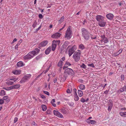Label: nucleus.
<instances>
[{"mask_svg": "<svg viewBox=\"0 0 126 126\" xmlns=\"http://www.w3.org/2000/svg\"><path fill=\"white\" fill-rule=\"evenodd\" d=\"M43 56V54H40L38 56L36 57L35 58V59L37 61H38L39 60V59L41 58Z\"/></svg>", "mask_w": 126, "mask_h": 126, "instance_id": "obj_25", "label": "nucleus"}, {"mask_svg": "<svg viewBox=\"0 0 126 126\" xmlns=\"http://www.w3.org/2000/svg\"><path fill=\"white\" fill-rule=\"evenodd\" d=\"M98 23L100 27H104L106 24V22L104 20V21H102L100 22H98Z\"/></svg>", "mask_w": 126, "mask_h": 126, "instance_id": "obj_14", "label": "nucleus"}, {"mask_svg": "<svg viewBox=\"0 0 126 126\" xmlns=\"http://www.w3.org/2000/svg\"><path fill=\"white\" fill-rule=\"evenodd\" d=\"M61 112L63 114H67L68 113L67 110L64 108L62 109L61 110Z\"/></svg>", "mask_w": 126, "mask_h": 126, "instance_id": "obj_20", "label": "nucleus"}, {"mask_svg": "<svg viewBox=\"0 0 126 126\" xmlns=\"http://www.w3.org/2000/svg\"><path fill=\"white\" fill-rule=\"evenodd\" d=\"M119 114L122 117H126V112H119Z\"/></svg>", "mask_w": 126, "mask_h": 126, "instance_id": "obj_22", "label": "nucleus"}, {"mask_svg": "<svg viewBox=\"0 0 126 126\" xmlns=\"http://www.w3.org/2000/svg\"><path fill=\"white\" fill-rule=\"evenodd\" d=\"M5 93L4 90H2L0 93V95L1 96H3L5 95Z\"/></svg>", "mask_w": 126, "mask_h": 126, "instance_id": "obj_35", "label": "nucleus"}, {"mask_svg": "<svg viewBox=\"0 0 126 126\" xmlns=\"http://www.w3.org/2000/svg\"><path fill=\"white\" fill-rule=\"evenodd\" d=\"M32 124L34 125L35 126L36 125V124L34 121H33L32 123Z\"/></svg>", "mask_w": 126, "mask_h": 126, "instance_id": "obj_61", "label": "nucleus"}, {"mask_svg": "<svg viewBox=\"0 0 126 126\" xmlns=\"http://www.w3.org/2000/svg\"><path fill=\"white\" fill-rule=\"evenodd\" d=\"M3 103V100L2 99H0V104L1 105Z\"/></svg>", "mask_w": 126, "mask_h": 126, "instance_id": "obj_52", "label": "nucleus"}, {"mask_svg": "<svg viewBox=\"0 0 126 126\" xmlns=\"http://www.w3.org/2000/svg\"><path fill=\"white\" fill-rule=\"evenodd\" d=\"M41 97L43 99H45L46 98V97L44 95H40Z\"/></svg>", "mask_w": 126, "mask_h": 126, "instance_id": "obj_57", "label": "nucleus"}, {"mask_svg": "<svg viewBox=\"0 0 126 126\" xmlns=\"http://www.w3.org/2000/svg\"><path fill=\"white\" fill-rule=\"evenodd\" d=\"M48 41H44L42 42L40 44V46L42 47H44L47 44Z\"/></svg>", "mask_w": 126, "mask_h": 126, "instance_id": "obj_17", "label": "nucleus"}, {"mask_svg": "<svg viewBox=\"0 0 126 126\" xmlns=\"http://www.w3.org/2000/svg\"><path fill=\"white\" fill-rule=\"evenodd\" d=\"M80 52L75 51L73 56V58L75 62H78L80 59Z\"/></svg>", "mask_w": 126, "mask_h": 126, "instance_id": "obj_3", "label": "nucleus"}, {"mask_svg": "<svg viewBox=\"0 0 126 126\" xmlns=\"http://www.w3.org/2000/svg\"><path fill=\"white\" fill-rule=\"evenodd\" d=\"M43 92L44 94L47 95H49V93L48 92L45 91H44Z\"/></svg>", "mask_w": 126, "mask_h": 126, "instance_id": "obj_48", "label": "nucleus"}, {"mask_svg": "<svg viewBox=\"0 0 126 126\" xmlns=\"http://www.w3.org/2000/svg\"><path fill=\"white\" fill-rule=\"evenodd\" d=\"M64 73L67 74L68 75H73L75 74V72L73 70L70 68H67L65 70Z\"/></svg>", "mask_w": 126, "mask_h": 126, "instance_id": "obj_8", "label": "nucleus"}, {"mask_svg": "<svg viewBox=\"0 0 126 126\" xmlns=\"http://www.w3.org/2000/svg\"><path fill=\"white\" fill-rule=\"evenodd\" d=\"M74 96L75 101H78L79 99V97L77 94V93H75V94H74Z\"/></svg>", "mask_w": 126, "mask_h": 126, "instance_id": "obj_24", "label": "nucleus"}, {"mask_svg": "<svg viewBox=\"0 0 126 126\" xmlns=\"http://www.w3.org/2000/svg\"><path fill=\"white\" fill-rule=\"evenodd\" d=\"M79 89L81 90H84L85 89V87L84 85L83 84H81L79 87Z\"/></svg>", "mask_w": 126, "mask_h": 126, "instance_id": "obj_33", "label": "nucleus"}, {"mask_svg": "<svg viewBox=\"0 0 126 126\" xmlns=\"http://www.w3.org/2000/svg\"><path fill=\"white\" fill-rule=\"evenodd\" d=\"M68 104L71 106H73L74 105V103L72 102H69L68 103Z\"/></svg>", "mask_w": 126, "mask_h": 126, "instance_id": "obj_45", "label": "nucleus"}, {"mask_svg": "<svg viewBox=\"0 0 126 126\" xmlns=\"http://www.w3.org/2000/svg\"><path fill=\"white\" fill-rule=\"evenodd\" d=\"M109 90H106L105 91H104V93L105 94H107L109 93Z\"/></svg>", "mask_w": 126, "mask_h": 126, "instance_id": "obj_56", "label": "nucleus"}, {"mask_svg": "<svg viewBox=\"0 0 126 126\" xmlns=\"http://www.w3.org/2000/svg\"><path fill=\"white\" fill-rule=\"evenodd\" d=\"M81 102L83 103H84L85 102V99L84 98H81Z\"/></svg>", "mask_w": 126, "mask_h": 126, "instance_id": "obj_51", "label": "nucleus"}, {"mask_svg": "<svg viewBox=\"0 0 126 126\" xmlns=\"http://www.w3.org/2000/svg\"><path fill=\"white\" fill-rule=\"evenodd\" d=\"M103 42L105 43H106L109 42V40L106 38V37L103 39Z\"/></svg>", "mask_w": 126, "mask_h": 126, "instance_id": "obj_37", "label": "nucleus"}, {"mask_svg": "<svg viewBox=\"0 0 126 126\" xmlns=\"http://www.w3.org/2000/svg\"><path fill=\"white\" fill-rule=\"evenodd\" d=\"M61 35V34L58 32L54 34L51 36L52 38H59Z\"/></svg>", "mask_w": 126, "mask_h": 126, "instance_id": "obj_11", "label": "nucleus"}, {"mask_svg": "<svg viewBox=\"0 0 126 126\" xmlns=\"http://www.w3.org/2000/svg\"><path fill=\"white\" fill-rule=\"evenodd\" d=\"M87 65L88 66L91 67L93 68H94L95 67L93 63L88 64Z\"/></svg>", "mask_w": 126, "mask_h": 126, "instance_id": "obj_40", "label": "nucleus"}, {"mask_svg": "<svg viewBox=\"0 0 126 126\" xmlns=\"http://www.w3.org/2000/svg\"><path fill=\"white\" fill-rule=\"evenodd\" d=\"M78 93L79 97H81L82 96L83 94V93L82 91L78 90Z\"/></svg>", "mask_w": 126, "mask_h": 126, "instance_id": "obj_28", "label": "nucleus"}, {"mask_svg": "<svg viewBox=\"0 0 126 126\" xmlns=\"http://www.w3.org/2000/svg\"><path fill=\"white\" fill-rule=\"evenodd\" d=\"M18 118H17L16 117L14 118V123L16 122L17 121Z\"/></svg>", "mask_w": 126, "mask_h": 126, "instance_id": "obj_49", "label": "nucleus"}, {"mask_svg": "<svg viewBox=\"0 0 126 126\" xmlns=\"http://www.w3.org/2000/svg\"><path fill=\"white\" fill-rule=\"evenodd\" d=\"M72 35V32L70 27H68L66 31L64 37L68 39H70Z\"/></svg>", "mask_w": 126, "mask_h": 126, "instance_id": "obj_2", "label": "nucleus"}, {"mask_svg": "<svg viewBox=\"0 0 126 126\" xmlns=\"http://www.w3.org/2000/svg\"><path fill=\"white\" fill-rule=\"evenodd\" d=\"M88 123H90L92 124H94L96 122L95 121L93 120H90L88 119L87 120Z\"/></svg>", "mask_w": 126, "mask_h": 126, "instance_id": "obj_19", "label": "nucleus"}, {"mask_svg": "<svg viewBox=\"0 0 126 126\" xmlns=\"http://www.w3.org/2000/svg\"><path fill=\"white\" fill-rule=\"evenodd\" d=\"M55 102V99H52L51 101V103H54Z\"/></svg>", "mask_w": 126, "mask_h": 126, "instance_id": "obj_63", "label": "nucleus"}, {"mask_svg": "<svg viewBox=\"0 0 126 126\" xmlns=\"http://www.w3.org/2000/svg\"><path fill=\"white\" fill-rule=\"evenodd\" d=\"M41 28V26H40L36 30V31L35 32H37Z\"/></svg>", "mask_w": 126, "mask_h": 126, "instance_id": "obj_50", "label": "nucleus"}, {"mask_svg": "<svg viewBox=\"0 0 126 126\" xmlns=\"http://www.w3.org/2000/svg\"><path fill=\"white\" fill-rule=\"evenodd\" d=\"M17 66L19 67L23 66H24V64L21 61L18 62L17 64Z\"/></svg>", "mask_w": 126, "mask_h": 126, "instance_id": "obj_27", "label": "nucleus"}, {"mask_svg": "<svg viewBox=\"0 0 126 126\" xmlns=\"http://www.w3.org/2000/svg\"><path fill=\"white\" fill-rule=\"evenodd\" d=\"M121 89V90L119 89V90H117V93L118 94H120L121 93L123 92L124 91L122 89Z\"/></svg>", "mask_w": 126, "mask_h": 126, "instance_id": "obj_44", "label": "nucleus"}, {"mask_svg": "<svg viewBox=\"0 0 126 126\" xmlns=\"http://www.w3.org/2000/svg\"><path fill=\"white\" fill-rule=\"evenodd\" d=\"M77 90L76 89L74 88L73 89V91L74 92V94H75V93H77Z\"/></svg>", "mask_w": 126, "mask_h": 126, "instance_id": "obj_62", "label": "nucleus"}, {"mask_svg": "<svg viewBox=\"0 0 126 126\" xmlns=\"http://www.w3.org/2000/svg\"><path fill=\"white\" fill-rule=\"evenodd\" d=\"M39 17L40 19H42L43 18V16L41 14H40L39 15Z\"/></svg>", "mask_w": 126, "mask_h": 126, "instance_id": "obj_53", "label": "nucleus"}, {"mask_svg": "<svg viewBox=\"0 0 126 126\" xmlns=\"http://www.w3.org/2000/svg\"><path fill=\"white\" fill-rule=\"evenodd\" d=\"M91 38L92 39H95L96 38V36H95L94 37H93L92 36H91Z\"/></svg>", "mask_w": 126, "mask_h": 126, "instance_id": "obj_64", "label": "nucleus"}, {"mask_svg": "<svg viewBox=\"0 0 126 126\" xmlns=\"http://www.w3.org/2000/svg\"><path fill=\"white\" fill-rule=\"evenodd\" d=\"M60 43V41L59 40H53L52 41V50L53 51H54L56 47L57 44H59Z\"/></svg>", "mask_w": 126, "mask_h": 126, "instance_id": "obj_7", "label": "nucleus"}, {"mask_svg": "<svg viewBox=\"0 0 126 126\" xmlns=\"http://www.w3.org/2000/svg\"><path fill=\"white\" fill-rule=\"evenodd\" d=\"M110 104H111V106H109L108 108V111H110L112 108V104L111 102H110Z\"/></svg>", "mask_w": 126, "mask_h": 126, "instance_id": "obj_36", "label": "nucleus"}, {"mask_svg": "<svg viewBox=\"0 0 126 126\" xmlns=\"http://www.w3.org/2000/svg\"><path fill=\"white\" fill-rule=\"evenodd\" d=\"M69 42L68 41L65 42L61 47V51H62V49L65 48L69 44Z\"/></svg>", "mask_w": 126, "mask_h": 126, "instance_id": "obj_13", "label": "nucleus"}, {"mask_svg": "<svg viewBox=\"0 0 126 126\" xmlns=\"http://www.w3.org/2000/svg\"><path fill=\"white\" fill-rule=\"evenodd\" d=\"M121 89H122L124 91H126V86H124L122 88H121Z\"/></svg>", "mask_w": 126, "mask_h": 126, "instance_id": "obj_47", "label": "nucleus"}, {"mask_svg": "<svg viewBox=\"0 0 126 126\" xmlns=\"http://www.w3.org/2000/svg\"><path fill=\"white\" fill-rule=\"evenodd\" d=\"M53 113L54 115H56L58 117L61 118H63V115L59 111L54 110L53 111Z\"/></svg>", "mask_w": 126, "mask_h": 126, "instance_id": "obj_9", "label": "nucleus"}, {"mask_svg": "<svg viewBox=\"0 0 126 126\" xmlns=\"http://www.w3.org/2000/svg\"><path fill=\"white\" fill-rule=\"evenodd\" d=\"M57 79L56 78H55L53 80V82L54 83H57Z\"/></svg>", "mask_w": 126, "mask_h": 126, "instance_id": "obj_54", "label": "nucleus"}, {"mask_svg": "<svg viewBox=\"0 0 126 126\" xmlns=\"http://www.w3.org/2000/svg\"><path fill=\"white\" fill-rule=\"evenodd\" d=\"M63 62L61 60H60L58 64V66L60 67V69L62 68L63 65Z\"/></svg>", "mask_w": 126, "mask_h": 126, "instance_id": "obj_23", "label": "nucleus"}, {"mask_svg": "<svg viewBox=\"0 0 126 126\" xmlns=\"http://www.w3.org/2000/svg\"><path fill=\"white\" fill-rule=\"evenodd\" d=\"M20 87V85L19 84H17L13 85L11 86L12 89H18Z\"/></svg>", "mask_w": 126, "mask_h": 126, "instance_id": "obj_18", "label": "nucleus"}, {"mask_svg": "<svg viewBox=\"0 0 126 126\" xmlns=\"http://www.w3.org/2000/svg\"><path fill=\"white\" fill-rule=\"evenodd\" d=\"M79 48L81 50H83L85 48V47L83 44H81L79 45Z\"/></svg>", "mask_w": 126, "mask_h": 126, "instance_id": "obj_34", "label": "nucleus"}, {"mask_svg": "<svg viewBox=\"0 0 126 126\" xmlns=\"http://www.w3.org/2000/svg\"><path fill=\"white\" fill-rule=\"evenodd\" d=\"M42 109L44 111H45L47 109L46 106L44 105H42L41 106Z\"/></svg>", "mask_w": 126, "mask_h": 126, "instance_id": "obj_31", "label": "nucleus"}, {"mask_svg": "<svg viewBox=\"0 0 126 126\" xmlns=\"http://www.w3.org/2000/svg\"><path fill=\"white\" fill-rule=\"evenodd\" d=\"M80 67L84 69H85L86 67V66L84 63H83L82 65H80Z\"/></svg>", "mask_w": 126, "mask_h": 126, "instance_id": "obj_43", "label": "nucleus"}, {"mask_svg": "<svg viewBox=\"0 0 126 126\" xmlns=\"http://www.w3.org/2000/svg\"><path fill=\"white\" fill-rule=\"evenodd\" d=\"M37 24V23L36 21H34L32 25V26L33 27V28H34L35 27H36Z\"/></svg>", "mask_w": 126, "mask_h": 126, "instance_id": "obj_39", "label": "nucleus"}, {"mask_svg": "<svg viewBox=\"0 0 126 126\" xmlns=\"http://www.w3.org/2000/svg\"><path fill=\"white\" fill-rule=\"evenodd\" d=\"M77 46L74 45L71 48H70L68 50V54L69 57L71 56L75 52V51L77 49Z\"/></svg>", "mask_w": 126, "mask_h": 126, "instance_id": "obj_6", "label": "nucleus"}, {"mask_svg": "<svg viewBox=\"0 0 126 126\" xmlns=\"http://www.w3.org/2000/svg\"><path fill=\"white\" fill-rule=\"evenodd\" d=\"M81 30L82 37L85 40H88L90 38L89 32L87 30L84 28H82Z\"/></svg>", "mask_w": 126, "mask_h": 126, "instance_id": "obj_1", "label": "nucleus"}, {"mask_svg": "<svg viewBox=\"0 0 126 126\" xmlns=\"http://www.w3.org/2000/svg\"><path fill=\"white\" fill-rule=\"evenodd\" d=\"M122 49H120L119 51H118V52L119 54L122 53Z\"/></svg>", "mask_w": 126, "mask_h": 126, "instance_id": "obj_60", "label": "nucleus"}, {"mask_svg": "<svg viewBox=\"0 0 126 126\" xmlns=\"http://www.w3.org/2000/svg\"><path fill=\"white\" fill-rule=\"evenodd\" d=\"M51 47H48L45 50V53L46 54H48L51 51Z\"/></svg>", "mask_w": 126, "mask_h": 126, "instance_id": "obj_21", "label": "nucleus"}, {"mask_svg": "<svg viewBox=\"0 0 126 126\" xmlns=\"http://www.w3.org/2000/svg\"><path fill=\"white\" fill-rule=\"evenodd\" d=\"M107 18L109 19H112L114 15L111 13H109L106 16Z\"/></svg>", "mask_w": 126, "mask_h": 126, "instance_id": "obj_15", "label": "nucleus"}, {"mask_svg": "<svg viewBox=\"0 0 126 126\" xmlns=\"http://www.w3.org/2000/svg\"><path fill=\"white\" fill-rule=\"evenodd\" d=\"M3 100H6V101L9 102V97L7 96H5L3 97Z\"/></svg>", "mask_w": 126, "mask_h": 126, "instance_id": "obj_32", "label": "nucleus"}, {"mask_svg": "<svg viewBox=\"0 0 126 126\" xmlns=\"http://www.w3.org/2000/svg\"><path fill=\"white\" fill-rule=\"evenodd\" d=\"M119 53L118 52V51L116 53H115L114 54V56H116L118 55L119 54Z\"/></svg>", "mask_w": 126, "mask_h": 126, "instance_id": "obj_59", "label": "nucleus"}, {"mask_svg": "<svg viewBox=\"0 0 126 126\" xmlns=\"http://www.w3.org/2000/svg\"><path fill=\"white\" fill-rule=\"evenodd\" d=\"M11 86H10L9 87H4L3 88V89H5L9 91L10 90H12L11 88Z\"/></svg>", "mask_w": 126, "mask_h": 126, "instance_id": "obj_38", "label": "nucleus"}, {"mask_svg": "<svg viewBox=\"0 0 126 126\" xmlns=\"http://www.w3.org/2000/svg\"><path fill=\"white\" fill-rule=\"evenodd\" d=\"M18 79V78H13L12 79H10V80L14 81V82H15Z\"/></svg>", "mask_w": 126, "mask_h": 126, "instance_id": "obj_42", "label": "nucleus"}, {"mask_svg": "<svg viewBox=\"0 0 126 126\" xmlns=\"http://www.w3.org/2000/svg\"><path fill=\"white\" fill-rule=\"evenodd\" d=\"M35 56L32 51H30L26 55L23 57V58L25 60L30 59L32 58Z\"/></svg>", "mask_w": 126, "mask_h": 126, "instance_id": "obj_5", "label": "nucleus"}, {"mask_svg": "<svg viewBox=\"0 0 126 126\" xmlns=\"http://www.w3.org/2000/svg\"><path fill=\"white\" fill-rule=\"evenodd\" d=\"M21 71L20 70H15L13 71L12 73L15 75L19 74L20 73Z\"/></svg>", "mask_w": 126, "mask_h": 126, "instance_id": "obj_26", "label": "nucleus"}, {"mask_svg": "<svg viewBox=\"0 0 126 126\" xmlns=\"http://www.w3.org/2000/svg\"><path fill=\"white\" fill-rule=\"evenodd\" d=\"M71 65V64L70 63L68 62H66L64 66L63 67V69H65V68H66L68 67V66H70Z\"/></svg>", "mask_w": 126, "mask_h": 126, "instance_id": "obj_16", "label": "nucleus"}, {"mask_svg": "<svg viewBox=\"0 0 126 126\" xmlns=\"http://www.w3.org/2000/svg\"><path fill=\"white\" fill-rule=\"evenodd\" d=\"M32 75L30 74H27L25 75L23 77L20 81L21 83L27 82L31 78Z\"/></svg>", "mask_w": 126, "mask_h": 126, "instance_id": "obj_4", "label": "nucleus"}, {"mask_svg": "<svg viewBox=\"0 0 126 126\" xmlns=\"http://www.w3.org/2000/svg\"><path fill=\"white\" fill-rule=\"evenodd\" d=\"M66 92L67 93L69 94L71 93V92L69 89H68L66 91Z\"/></svg>", "mask_w": 126, "mask_h": 126, "instance_id": "obj_58", "label": "nucleus"}, {"mask_svg": "<svg viewBox=\"0 0 126 126\" xmlns=\"http://www.w3.org/2000/svg\"><path fill=\"white\" fill-rule=\"evenodd\" d=\"M101 38L103 39L106 37H105V34H103V35H101Z\"/></svg>", "mask_w": 126, "mask_h": 126, "instance_id": "obj_55", "label": "nucleus"}, {"mask_svg": "<svg viewBox=\"0 0 126 126\" xmlns=\"http://www.w3.org/2000/svg\"><path fill=\"white\" fill-rule=\"evenodd\" d=\"M64 17L63 16L61 18V19L59 20L58 21V23L59 24H61L62 22H63V21L64 19Z\"/></svg>", "mask_w": 126, "mask_h": 126, "instance_id": "obj_29", "label": "nucleus"}, {"mask_svg": "<svg viewBox=\"0 0 126 126\" xmlns=\"http://www.w3.org/2000/svg\"><path fill=\"white\" fill-rule=\"evenodd\" d=\"M20 43H17L15 46V49H16L17 50L18 49L17 48L18 47V46H19L20 45Z\"/></svg>", "mask_w": 126, "mask_h": 126, "instance_id": "obj_46", "label": "nucleus"}, {"mask_svg": "<svg viewBox=\"0 0 126 126\" xmlns=\"http://www.w3.org/2000/svg\"><path fill=\"white\" fill-rule=\"evenodd\" d=\"M96 20L98 22L102 21H104V17L100 15H98L96 16Z\"/></svg>", "mask_w": 126, "mask_h": 126, "instance_id": "obj_10", "label": "nucleus"}, {"mask_svg": "<svg viewBox=\"0 0 126 126\" xmlns=\"http://www.w3.org/2000/svg\"><path fill=\"white\" fill-rule=\"evenodd\" d=\"M14 82L9 80L6 82V83L7 84L9 85L13 84Z\"/></svg>", "mask_w": 126, "mask_h": 126, "instance_id": "obj_30", "label": "nucleus"}, {"mask_svg": "<svg viewBox=\"0 0 126 126\" xmlns=\"http://www.w3.org/2000/svg\"><path fill=\"white\" fill-rule=\"evenodd\" d=\"M121 81H123L124 80V75H122L121 76Z\"/></svg>", "mask_w": 126, "mask_h": 126, "instance_id": "obj_41", "label": "nucleus"}, {"mask_svg": "<svg viewBox=\"0 0 126 126\" xmlns=\"http://www.w3.org/2000/svg\"><path fill=\"white\" fill-rule=\"evenodd\" d=\"M40 51V50L37 48H36L34 49V50L32 51V53H33L35 56L38 54Z\"/></svg>", "mask_w": 126, "mask_h": 126, "instance_id": "obj_12", "label": "nucleus"}]
</instances>
